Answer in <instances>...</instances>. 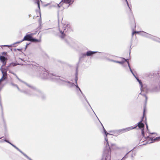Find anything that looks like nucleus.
<instances>
[{"label":"nucleus","instance_id":"obj_44","mask_svg":"<svg viewBox=\"0 0 160 160\" xmlns=\"http://www.w3.org/2000/svg\"><path fill=\"white\" fill-rule=\"evenodd\" d=\"M8 143H9L10 144H11V145L12 146V145H13V144H12L10 142H9Z\"/></svg>","mask_w":160,"mask_h":160},{"label":"nucleus","instance_id":"obj_14","mask_svg":"<svg viewBox=\"0 0 160 160\" xmlns=\"http://www.w3.org/2000/svg\"><path fill=\"white\" fill-rule=\"evenodd\" d=\"M122 59H123V60L121 61H117L116 63H119L123 65L125 62H128V60L124 58H122Z\"/></svg>","mask_w":160,"mask_h":160},{"label":"nucleus","instance_id":"obj_52","mask_svg":"<svg viewBox=\"0 0 160 160\" xmlns=\"http://www.w3.org/2000/svg\"><path fill=\"white\" fill-rule=\"evenodd\" d=\"M96 117H97V118H98V119L99 120V118H98V117H97V116L96 115Z\"/></svg>","mask_w":160,"mask_h":160},{"label":"nucleus","instance_id":"obj_23","mask_svg":"<svg viewBox=\"0 0 160 160\" xmlns=\"http://www.w3.org/2000/svg\"><path fill=\"white\" fill-rule=\"evenodd\" d=\"M40 1L41 2L42 1L41 0H37V1L36 2V3L38 4V7L39 9H40Z\"/></svg>","mask_w":160,"mask_h":160},{"label":"nucleus","instance_id":"obj_50","mask_svg":"<svg viewBox=\"0 0 160 160\" xmlns=\"http://www.w3.org/2000/svg\"><path fill=\"white\" fill-rule=\"evenodd\" d=\"M30 16H31V15H29V17H30Z\"/></svg>","mask_w":160,"mask_h":160},{"label":"nucleus","instance_id":"obj_12","mask_svg":"<svg viewBox=\"0 0 160 160\" xmlns=\"http://www.w3.org/2000/svg\"><path fill=\"white\" fill-rule=\"evenodd\" d=\"M147 138H149L151 140V142H149V143H152L157 140H160V137H156L154 139L152 137H149V136H148Z\"/></svg>","mask_w":160,"mask_h":160},{"label":"nucleus","instance_id":"obj_55","mask_svg":"<svg viewBox=\"0 0 160 160\" xmlns=\"http://www.w3.org/2000/svg\"><path fill=\"white\" fill-rule=\"evenodd\" d=\"M99 120V122H100V120ZM100 122L101 123V124H102V123H101V122Z\"/></svg>","mask_w":160,"mask_h":160},{"label":"nucleus","instance_id":"obj_21","mask_svg":"<svg viewBox=\"0 0 160 160\" xmlns=\"http://www.w3.org/2000/svg\"><path fill=\"white\" fill-rule=\"evenodd\" d=\"M22 154L25 157L27 158L29 160H32L30 158H29L27 155L23 152L22 151L21 152Z\"/></svg>","mask_w":160,"mask_h":160},{"label":"nucleus","instance_id":"obj_19","mask_svg":"<svg viewBox=\"0 0 160 160\" xmlns=\"http://www.w3.org/2000/svg\"><path fill=\"white\" fill-rule=\"evenodd\" d=\"M86 56H87L86 54V53H82L80 54V59H81L82 58H84Z\"/></svg>","mask_w":160,"mask_h":160},{"label":"nucleus","instance_id":"obj_28","mask_svg":"<svg viewBox=\"0 0 160 160\" xmlns=\"http://www.w3.org/2000/svg\"><path fill=\"white\" fill-rule=\"evenodd\" d=\"M3 63V65H2V66L1 67H2V66H4L5 65L6 63V62H2Z\"/></svg>","mask_w":160,"mask_h":160},{"label":"nucleus","instance_id":"obj_24","mask_svg":"<svg viewBox=\"0 0 160 160\" xmlns=\"http://www.w3.org/2000/svg\"><path fill=\"white\" fill-rule=\"evenodd\" d=\"M17 65V64L14 63H10L8 66H7L6 67H8V68L10 67L11 66H12L13 67Z\"/></svg>","mask_w":160,"mask_h":160},{"label":"nucleus","instance_id":"obj_4","mask_svg":"<svg viewBox=\"0 0 160 160\" xmlns=\"http://www.w3.org/2000/svg\"><path fill=\"white\" fill-rule=\"evenodd\" d=\"M77 69L76 70V79H75V83L76 85L75 84L71 82L68 81H67L64 80L62 79V78H60L61 79V80H60L59 81H57L61 84H63L65 85H66L68 87L70 88H72L74 86L76 87V85H77V81H78V78L77 77Z\"/></svg>","mask_w":160,"mask_h":160},{"label":"nucleus","instance_id":"obj_11","mask_svg":"<svg viewBox=\"0 0 160 160\" xmlns=\"http://www.w3.org/2000/svg\"><path fill=\"white\" fill-rule=\"evenodd\" d=\"M0 70L2 74V77L3 78L5 77V76L7 75V70L6 69H3V68H2V67L1 68Z\"/></svg>","mask_w":160,"mask_h":160},{"label":"nucleus","instance_id":"obj_31","mask_svg":"<svg viewBox=\"0 0 160 160\" xmlns=\"http://www.w3.org/2000/svg\"><path fill=\"white\" fill-rule=\"evenodd\" d=\"M23 41H22V40L21 41H19V42H16L15 44H17V43H20V42H22Z\"/></svg>","mask_w":160,"mask_h":160},{"label":"nucleus","instance_id":"obj_36","mask_svg":"<svg viewBox=\"0 0 160 160\" xmlns=\"http://www.w3.org/2000/svg\"><path fill=\"white\" fill-rule=\"evenodd\" d=\"M12 146L13 147H14L16 149L17 148H18V147H17L16 146H15V145H13H13H12Z\"/></svg>","mask_w":160,"mask_h":160},{"label":"nucleus","instance_id":"obj_38","mask_svg":"<svg viewBox=\"0 0 160 160\" xmlns=\"http://www.w3.org/2000/svg\"><path fill=\"white\" fill-rule=\"evenodd\" d=\"M133 74V76L135 77V78H136V79H137V78H138L136 76V75H135V74L133 73V74Z\"/></svg>","mask_w":160,"mask_h":160},{"label":"nucleus","instance_id":"obj_25","mask_svg":"<svg viewBox=\"0 0 160 160\" xmlns=\"http://www.w3.org/2000/svg\"><path fill=\"white\" fill-rule=\"evenodd\" d=\"M128 67H129V68L130 70V72H131V73L132 74H133V72L132 71V69L131 68V67H130V66L129 62H128Z\"/></svg>","mask_w":160,"mask_h":160},{"label":"nucleus","instance_id":"obj_59","mask_svg":"<svg viewBox=\"0 0 160 160\" xmlns=\"http://www.w3.org/2000/svg\"><path fill=\"white\" fill-rule=\"evenodd\" d=\"M1 138H0V139H1Z\"/></svg>","mask_w":160,"mask_h":160},{"label":"nucleus","instance_id":"obj_3","mask_svg":"<svg viewBox=\"0 0 160 160\" xmlns=\"http://www.w3.org/2000/svg\"><path fill=\"white\" fill-rule=\"evenodd\" d=\"M15 75L16 76V78L20 82L25 84L28 87L31 88L32 89V92H33L34 93H38V96H44L43 93L39 89L37 88L36 87L34 86L29 85L27 83L24 82L23 81H22L21 80L18 78V77L16 74H15Z\"/></svg>","mask_w":160,"mask_h":160},{"label":"nucleus","instance_id":"obj_53","mask_svg":"<svg viewBox=\"0 0 160 160\" xmlns=\"http://www.w3.org/2000/svg\"><path fill=\"white\" fill-rule=\"evenodd\" d=\"M96 117H97V118H98V119L99 120V118H98V117H97V116L96 115Z\"/></svg>","mask_w":160,"mask_h":160},{"label":"nucleus","instance_id":"obj_30","mask_svg":"<svg viewBox=\"0 0 160 160\" xmlns=\"http://www.w3.org/2000/svg\"><path fill=\"white\" fill-rule=\"evenodd\" d=\"M143 95L144 96H145V98H146V102L147 100L148 99V98H147V96L145 95L144 94V95Z\"/></svg>","mask_w":160,"mask_h":160},{"label":"nucleus","instance_id":"obj_33","mask_svg":"<svg viewBox=\"0 0 160 160\" xmlns=\"http://www.w3.org/2000/svg\"><path fill=\"white\" fill-rule=\"evenodd\" d=\"M3 69H6L7 70V71L8 70V67H6V68H3Z\"/></svg>","mask_w":160,"mask_h":160},{"label":"nucleus","instance_id":"obj_15","mask_svg":"<svg viewBox=\"0 0 160 160\" xmlns=\"http://www.w3.org/2000/svg\"><path fill=\"white\" fill-rule=\"evenodd\" d=\"M41 41L40 39H37L35 38H33L32 37L31 39V41L30 42H39Z\"/></svg>","mask_w":160,"mask_h":160},{"label":"nucleus","instance_id":"obj_34","mask_svg":"<svg viewBox=\"0 0 160 160\" xmlns=\"http://www.w3.org/2000/svg\"><path fill=\"white\" fill-rule=\"evenodd\" d=\"M12 146L13 147H14L16 149L17 148H18V147H17L16 146H15V145H13H13H12Z\"/></svg>","mask_w":160,"mask_h":160},{"label":"nucleus","instance_id":"obj_2","mask_svg":"<svg viewBox=\"0 0 160 160\" xmlns=\"http://www.w3.org/2000/svg\"><path fill=\"white\" fill-rule=\"evenodd\" d=\"M142 120L140 121L139 122H138V124L135 126V127H130L127 128H126L125 129H122L119 130L118 131L119 133H122L123 132H125L128 131H129L130 130H132L133 129H135L137 127H138L139 128H140L142 130V136H143L144 135V124L143 123H142Z\"/></svg>","mask_w":160,"mask_h":160},{"label":"nucleus","instance_id":"obj_45","mask_svg":"<svg viewBox=\"0 0 160 160\" xmlns=\"http://www.w3.org/2000/svg\"><path fill=\"white\" fill-rule=\"evenodd\" d=\"M8 143H9L10 144H11V145L12 146V145H13V144H12L10 142H9Z\"/></svg>","mask_w":160,"mask_h":160},{"label":"nucleus","instance_id":"obj_8","mask_svg":"<svg viewBox=\"0 0 160 160\" xmlns=\"http://www.w3.org/2000/svg\"><path fill=\"white\" fill-rule=\"evenodd\" d=\"M32 34H27L26 36H24L23 39L22 40V41H24L25 40L31 41V39L32 37Z\"/></svg>","mask_w":160,"mask_h":160},{"label":"nucleus","instance_id":"obj_7","mask_svg":"<svg viewBox=\"0 0 160 160\" xmlns=\"http://www.w3.org/2000/svg\"><path fill=\"white\" fill-rule=\"evenodd\" d=\"M74 0H62V1L60 2L59 4H57V6L58 8L60 7L61 5L63 4V3H66L69 4V5L68 7L72 4Z\"/></svg>","mask_w":160,"mask_h":160},{"label":"nucleus","instance_id":"obj_5","mask_svg":"<svg viewBox=\"0 0 160 160\" xmlns=\"http://www.w3.org/2000/svg\"><path fill=\"white\" fill-rule=\"evenodd\" d=\"M71 30V26L69 24L64 25H63L62 30L59 29L60 34L59 37L62 39H63L66 36V33L67 32Z\"/></svg>","mask_w":160,"mask_h":160},{"label":"nucleus","instance_id":"obj_1","mask_svg":"<svg viewBox=\"0 0 160 160\" xmlns=\"http://www.w3.org/2000/svg\"><path fill=\"white\" fill-rule=\"evenodd\" d=\"M35 67L36 68L35 69L37 75L42 79H50L54 81L61 80L59 77L48 73L44 68L42 67L39 66L38 65V66H35Z\"/></svg>","mask_w":160,"mask_h":160},{"label":"nucleus","instance_id":"obj_27","mask_svg":"<svg viewBox=\"0 0 160 160\" xmlns=\"http://www.w3.org/2000/svg\"><path fill=\"white\" fill-rule=\"evenodd\" d=\"M107 59L110 61L112 62H114L116 63V62H117V61H116L115 60H111V59Z\"/></svg>","mask_w":160,"mask_h":160},{"label":"nucleus","instance_id":"obj_39","mask_svg":"<svg viewBox=\"0 0 160 160\" xmlns=\"http://www.w3.org/2000/svg\"><path fill=\"white\" fill-rule=\"evenodd\" d=\"M1 46H4V47H10V46L9 45H2Z\"/></svg>","mask_w":160,"mask_h":160},{"label":"nucleus","instance_id":"obj_41","mask_svg":"<svg viewBox=\"0 0 160 160\" xmlns=\"http://www.w3.org/2000/svg\"><path fill=\"white\" fill-rule=\"evenodd\" d=\"M145 109H144L143 112V116H144L145 115Z\"/></svg>","mask_w":160,"mask_h":160},{"label":"nucleus","instance_id":"obj_58","mask_svg":"<svg viewBox=\"0 0 160 160\" xmlns=\"http://www.w3.org/2000/svg\"><path fill=\"white\" fill-rule=\"evenodd\" d=\"M94 112V113L95 114H95V112Z\"/></svg>","mask_w":160,"mask_h":160},{"label":"nucleus","instance_id":"obj_22","mask_svg":"<svg viewBox=\"0 0 160 160\" xmlns=\"http://www.w3.org/2000/svg\"><path fill=\"white\" fill-rule=\"evenodd\" d=\"M67 39H68V40H67L66 39L65 40V41L66 42L68 43V44H69V42H70V41H71V39L69 37H68V38H67Z\"/></svg>","mask_w":160,"mask_h":160},{"label":"nucleus","instance_id":"obj_32","mask_svg":"<svg viewBox=\"0 0 160 160\" xmlns=\"http://www.w3.org/2000/svg\"><path fill=\"white\" fill-rule=\"evenodd\" d=\"M18 151H19L20 152H21L22 151H21L18 148L16 149Z\"/></svg>","mask_w":160,"mask_h":160},{"label":"nucleus","instance_id":"obj_16","mask_svg":"<svg viewBox=\"0 0 160 160\" xmlns=\"http://www.w3.org/2000/svg\"><path fill=\"white\" fill-rule=\"evenodd\" d=\"M0 60L2 62H6L7 60V58H6L5 57L3 56H0Z\"/></svg>","mask_w":160,"mask_h":160},{"label":"nucleus","instance_id":"obj_49","mask_svg":"<svg viewBox=\"0 0 160 160\" xmlns=\"http://www.w3.org/2000/svg\"><path fill=\"white\" fill-rule=\"evenodd\" d=\"M29 44H27L26 45V47Z\"/></svg>","mask_w":160,"mask_h":160},{"label":"nucleus","instance_id":"obj_54","mask_svg":"<svg viewBox=\"0 0 160 160\" xmlns=\"http://www.w3.org/2000/svg\"><path fill=\"white\" fill-rule=\"evenodd\" d=\"M90 108H92L91 106H90ZM92 109V110H93V109Z\"/></svg>","mask_w":160,"mask_h":160},{"label":"nucleus","instance_id":"obj_48","mask_svg":"<svg viewBox=\"0 0 160 160\" xmlns=\"http://www.w3.org/2000/svg\"><path fill=\"white\" fill-rule=\"evenodd\" d=\"M114 145V144H111V145H112V146H113V145Z\"/></svg>","mask_w":160,"mask_h":160},{"label":"nucleus","instance_id":"obj_20","mask_svg":"<svg viewBox=\"0 0 160 160\" xmlns=\"http://www.w3.org/2000/svg\"><path fill=\"white\" fill-rule=\"evenodd\" d=\"M137 80L139 84H140V85L141 86V90L142 88V82L138 78H137Z\"/></svg>","mask_w":160,"mask_h":160},{"label":"nucleus","instance_id":"obj_37","mask_svg":"<svg viewBox=\"0 0 160 160\" xmlns=\"http://www.w3.org/2000/svg\"><path fill=\"white\" fill-rule=\"evenodd\" d=\"M4 141L5 142H8V143L9 142V141H8V140H6V139H4Z\"/></svg>","mask_w":160,"mask_h":160},{"label":"nucleus","instance_id":"obj_13","mask_svg":"<svg viewBox=\"0 0 160 160\" xmlns=\"http://www.w3.org/2000/svg\"><path fill=\"white\" fill-rule=\"evenodd\" d=\"M149 38L152 40H153L156 41H159V38L157 37L153 36L152 35L150 36V37Z\"/></svg>","mask_w":160,"mask_h":160},{"label":"nucleus","instance_id":"obj_40","mask_svg":"<svg viewBox=\"0 0 160 160\" xmlns=\"http://www.w3.org/2000/svg\"><path fill=\"white\" fill-rule=\"evenodd\" d=\"M2 54L3 55H6L7 54V52H3Z\"/></svg>","mask_w":160,"mask_h":160},{"label":"nucleus","instance_id":"obj_17","mask_svg":"<svg viewBox=\"0 0 160 160\" xmlns=\"http://www.w3.org/2000/svg\"><path fill=\"white\" fill-rule=\"evenodd\" d=\"M135 28H136V26H135V23H134V28L132 29V30L133 31L132 33V37L133 36L134 34L136 33H139V32H138V31H134V29H135Z\"/></svg>","mask_w":160,"mask_h":160},{"label":"nucleus","instance_id":"obj_9","mask_svg":"<svg viewBox=\"0 0 160 160\" xmlns=\"http://www.w3.org/2000/svg\"><path fill=\"white\" fill-rule=\"evenodd\" d=\"M76 90L77 91H78V90H79L80 92L81 93V94H82V96L84 98L85 100H86V101L87 102V103H88V105L90 106V105L89 102H88V101L85 96V95L83 93V92H82V91H81V90L80 89V88L78 86V85H76Z\"/></svg>","mask_w":160,"mask_h":160},{"label":"nucleus","instance_id":"obj_56","mask_svg":"<svg viewBox=\"0 0 160 160\" xmlns=\"http://www.w3.org/2000/svg\"><path fill=\"white\" fill-rule=\"evenodd\" d=\"M99 120V122H100V120ZM100 122L101 123V124H102V123H101V122Z\"/></svg>","mask_w":160,"mask_h":160},{"label":"nucleus","instance_id":"obj_35","mask_svg":"<svg viewBox=\"0 0 160 160\" xmlns=\"http://www.w3.org/2000/svg\"><path fill=\"white\" fill-rule=\"evenodd\" d=\"M12 146L13 147H14L16 149L17 148H18V147H17L16 146H15V145H13H13H12Z\"/></svg>","mask_w":160,"mask_h":160},{"label":"nucleus","instance_id":"obj_29","mask_svg":"<svg viewBox=\"0 0 160 160\" xmlns=\"http://www.w3.org/2000/svg\"><path fill=\"white\" fill-rule=\"evenodd\" d=\"M125 0L126 2V3H127V5L128 6V8H130V7H129V4H128V2L127 0Z\"/></svg>","mask_w":160,"mask_h":160},{"label":"nucleus","instance_id":"obj_10","mask_svg":"<svg viewBox=\"0 0 160 160\" xmlns=\"http://www.w3.org/2000/svg\"><path fill=\"white\" fill-rule=\"evenodd\" d=\"M98 52L92 51H88L86 53V54L87 56H92L93 54H95Z\"/></svg>","mask_w":160,"mask_h":160},{"label":"nucleus","instance_id":"obj_42","mask_svg":"<svg viewBox=\"0 0 160 160\" xmlns=\"http://www.w3.org/2000/svg\"><path fill=\"white\" fill-rule=\"evenodd\" d=\"M146 128H147V130L148 129V125L147 124H146Z\"/></svg>","mask_w":160,"mask_h":160},{"label":"nucleus","instance_id":"obj_57","mask_svg":"<svg viewBox=\"0 0 160 160\" xmlns=\"http://www.w3.org/2000/svg\"><path fill=\"white\" fill-rule=\"evenodd\" d=\"M154 133H152V134H154Z\"/></svg>","mask_w":160,"mask_h":160},{"label":"nucleus","instance_id":"obj_26","mask_svg":"<svg viewBox=\"0 0 160 160\" xmlns=\"http://www.w3.org/2000/svg\"><path fill=\"white\" fill-rule=\"evenodd\" d=\"M6 78V77L4 78L2 77L0 79V83L3 80H4Z\"/></svg>","mask_w":160,"mask_h":160},{"label":"nucleus","instance_id":"obj_6","mask_svg":"<svg viewBox=\"0 0 160 160\" xmlns=\"http://www.w3.org/2000/svg\"><path fill=\"white\" fill-rule=\"evenodd\" d=\"M11 85L12 86H13L16 87L17 89H18V90L20 92H23L25 94L29 95H32L34 96H38V97H41L42 98H43V97L44 96H38V93H34L33 92H32V90L31 92L29 91H22L20 90L18 86V85L16 84H14L13 83H12Z\"/></svg>","mask_w":160,"mask_h":160},{"label":"nucleus","instance_id":"obj_51","mask_svg":"<svg viewBox=\"0 0 160 160\" xmlns=\"http://www.w3.org/2000/svg\"><path fill=\"white\" fill-rule=\"evenodd\" d=\"M96 117H97V118H98V119L99 120V118H98V117H97V116L96 115Z\"/></svg>","mask_w":160,"mask_h":160},{"label":"nucleus","instance_id":"obj_43","mask_svg":"<svg viewBox=\"0 0 160 160\" xmlns=\"http://www.w3.org/2000/svg\"><path fill=\"white\" fill-rule=\"evenodd\" d=\"M128 153H127L126 154V155H125V156L124 157H123V158H122V159H123V158H126V155H127Z\"/></svg>","mask_w":160,"mask_h":160},{"label":"nucleus","instance_id":"obj_46","mask_svg":"<svg viewBox=\"0 0 160 160\" xmlns=\"http://www.w3.org/2000/svg\"><path fill=\"white\" fill-rule=\"evenodd\" d=\"M17 50L18 51H21V49H17Z\"/></svg>","mask_w":160,"mask_h":160},{"label":"nucleus","instance_id":"obj_47","mask_svg":"<svg viewBox=\"0 0 160 160\" xmlns=\"http://www.w3.org/2000/svg\"><path fill=\"white\" fill-rule=\"evenodd\" d=\"M10 72L11 73H12L13 74H14V75H15V74L14 73H13V72H10Z\"/></svg>","mask_w":160,"mask_h":160},{"label":"nucleus","instance_id":"obj_18","mask_svg":"<svg viewBox=\"0 0 160 160\" xmlns=\"http://www.w3.org/2000/svg\"><path fill=\"white\" fill-rule=\"evenodd\" d=\"M142 32L144 33L143 34V36L147 38H149L150 37V36H151V34L145 32Z\"/></svg>","mask_w":160,"mask_h":160}]
</instances>
